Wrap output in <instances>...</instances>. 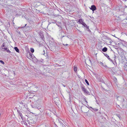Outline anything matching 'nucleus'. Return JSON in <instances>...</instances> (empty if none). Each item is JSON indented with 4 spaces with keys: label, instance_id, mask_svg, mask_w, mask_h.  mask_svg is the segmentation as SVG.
I'll list each match as a JSON object with an SVG mask.
<instances>
[{
    "label": "nucleus",
    "instance_id": "obj_1",
    "mask_svg": "<svg viewBox=\"0 0 127 127\" xmlns=\"http://www.w3.org/2000/svg\"><path fill=\"white\" fill-rule=\"evenodd\" d=\"M27 58L31 60L33 59V56L32 54L30 52H28L27 55Z\"/></svg>",
    "mask_w": 127,
    "mask_h": 127
},
{
    "label": "nucleus",
    "instance_id": "obj_2",
    "mask_svg": "<svg viewBox=\"0 0 127 127\" xmlns=\"http://www.w3.org/2000/svg\"><path fill=\"white\" fill-rule=\"evenodd\" d=\"M90 9L94 11L96 9V7L95 5H93L91 6V7L90 8Z\"/></svg>",
    "mask_w": 127,
    "mask_h": 127
},
{
    "label": "nucleus",
    "instance_id": "obj_3",
    "mask_svg": "<svg viewBox=\"0 0 127 127\" xmlns=\"http://www.w3.org/2000/svg\"><path fill=\"white\" fill-rule=\"evenodd\" d=\"M61 120L60 119H57L56 120V122L57 123L60 124L61 125L62 124Z\"/></svg>",
    "mask_w": 127,
    "mask_h": 127
},
{
    "label": "nucleus",
    "instance_id": "obj_4",
    "mask_svg": "<svg viewBox=\"0 0 127 127\" xmlns=\"http://www.w3.org/2000/svg\"><path fill=\"white\" fill-rule=\"evenodd\" d=\"M123 67L124 70L127 71V64H124Z\"/></svg>",
    "mask_w": 127,
    "mask_h": 127
},
{
    "label": "nucleus",
    "instance_id": "obj_5",
    "mask_svg": "<svg viewBox=\"0 0 127 127\" xmlns=\"http://www.w3.org/2000/svg\"><path fill=\"white\" fill-rule=\"evenodd\" d=\"M105 56L107 57V58L108 59V60H109L110 61L112 62H113V64H114V63H113V62L112 60H111L110 58H109V56L107 54H105Z\"/></svg>",
    "mask_w": 127,
    "mask_h": 127
},
{
    "label": "nucleus",
    "instance_id": "obj_6",
    "mask_svg": "<svg viewBox=\"0 0 127 127\" xmlns=\"http://www.w3.org/2000/svg\"><path fill=\"white\" fill-rule=\"evenodd\" d=\"M17 111L19 114L20 116L21 117V119H22L23 118V117L22 115V113L20 112V111H19L18 110Z\"/></svg>",
    "mask_w": 127,
    "mask_h": 127
},
{
    "label": "nucleus",
    "instance_id": "obj_7",
    "mask_svg": "<svg viewBox=\"0 0 127 127\" xmlns=\"http://www.w3.org/2000/svg\"><path fill=\"white\" fill-rule=\"evenodd\" d=\"M40 35V37H41V39H42V40H44V37L43 34L42 33H41Z\"/></svg>",
    "mask_w": 127,
    "mask_h": 127
},
{
    "label": "nucleus",
    "instance_id": "obj_8",
    "mask_svg": "<svg viewBox=\"0 0 127 127\" xmlns=\"http://www.w3.org/2000/svg\"><path fill=\"white\" fill-rule=\"evenodd\" d=\"M122 62L124 64H127V60L126 59H124L123 60Z\"/></svg>",
    "mask_w": 127,
    "mask_h": 127
},
{
    "label": "nucleus",
    "instance_id": "obj_9",
    "mask_svg": "<svg viewBox=\"0 0 127 127\" xmlns=\"http://www.w3.org/2000/svg\"><path fill=\"white\" fill-rule=\"evenodd\" d=\"M81 88L83 91H84L85 89H86L85 88L84 86L83 85H81Z\"/></svg>",
    "mask_w": 127,
    "mask_h": 127
},
{
    "label": "nucleus",
    "instance_id": "obj_10",
    "mask_svg": "<svg viewBox=\"0 0 127 127\" xmlns=\"http://www.w3.org/2000/svg\"><path fill=\"white\" fill-rule=\"evenodd\" d=\"M78 22L82 24L84 22H83V20L82 19H79L78 21Z\"/></svg>",
    "mask_w": 127,
    "mask_h": 127
},
{
    "label": "nucleus",
    "instance_id": "obj_11",
    "mask_svg": "<svg viewBox=\"0 0 127 127\" xmlns=\"http://www.w3.org/2000/svg\"><path fill=\"white\" fill-rule=\"evenodd\" d=\"M84 93L87 94H90V93L86 89H85L84 91H83Z\"/></svg>",
    "mask_w": 127,
    "mask_h": 127
},
{
    "label": "nucleus",
    "instance_id": "obj_12",
    "mask_svg": "<svg viewBox=\"0 0 127 127\" xmlns=\"http://www.w3.org/2000/svg\"><path fill=\"white\" fill-rule=\"evenodd\" d=\"M14 49L16 52L18 53L19 52V50L17 47H15Z\"/></svg>",
    "mask_w": 127,
    "mask_h": 127
},
{
    "label": "nucleus",
    "instance_id": "obj_13",
    "mask_svg": "<svg viewBox=\"0 0 127 127\" xmlns=\"http://www.w3.org/2000/svg\"><path fill=\"white\" fill-rule=\"evenodd\" d=\"M107 48L106 47H104L102 49V51L104 52H105L107 51Z\"/></svg>",
    "mask_w": 127,
    "mask_h": 127
},
{
    "label": "nucleus",
    "instance_id": "obj_14",
    "mask_svg": "<svg viewBox=\"0 0 127 127\" xmlns=\"http://www.w3.org/2000/svg\"><path fill=\"white\" fill-rule=\"evenodd\" d=\"M4 49L5 50H6L7 52L10 53V51H9V50L8 49H7V48H4Z\"/></svg>",
    "mask_w": 127,
    "mask_h": 127
},
{
    "label": "nucleus",
    "instance_id": "obj_15",
    "mask_svg": "<svg viewBox=\"0 0 127 127\" xmlns=\"http://www.w3.org/2000/svg\"><path fill=\"white\" fill-rule=\"evenodd\" d=\"M30 51L32 53H33L34 51V49L32 48H30Z\"/></svg>",
    "mask_w": 127,
    "mask_h": 127
},
{
    "label": "nucleus",
    "instance_id": "obj_16",
    "mask_svg": "<svg viewBox=\"0 0 127 127\" xmlns=\"http://www.w3.org/2000/svg\"><path fill=\"white\" fill-rule=\"evenodd\" d=\"M113 80L114 81L115 83H116L117 82V79L116 77H114L113 78Z\"/></svg>",
    "mask_w": 127,
    "mask_h": 127
},
{
    "label": "nucleus",
    "instance_id": "obj_17",
    "mask_svg": "<svg viewBox=\"0 0 127 127\" xmlns=\"http://www.w3.org/2000/svg\"><path fill=\"white\" fill-rule=\"evenodd\" d=\"M98 109L95 108H92V111H97L98 110Z\"/></svg>",
    "mask_w": 127,
    "mask_h": 127
},
{
    "label": "nucleus",
    "instance_id": "obj_18",
    "mask_svg": "<svg viewBox=\"0 0 127 127\" xmlns=\"http://www.w3.org/2000/svg\"><path fill=\"white\" fill-rule=\"evenodd\" d=\"M85 81L86 84H87V85H89V83L87 80V79H85Z\"/></svg>",
    "mask_w": 127,
    "mask_h": 127
},
{
    "label": "nucleus",
    "instance_id": "obj_19",
    "mask_svg": "<svg viewBox=\"0 0 127 127\" xmlns=\"http://www.w3.org/2000/svg\"><path fill=\"white\" fill-rule=\"evenodd\" d=\"M65 125L63 124V123L61 125V126L62 127H65V125H66L65 124Z\"/></svg>",
    "mask_w": 127,
    "mask_h": 127
},
{
    "label": "nucleus",
    "instance_id": "obj_20",
    "mask_svg": "<svg viewBox=\"0 0 127 127\" xmlns=\"http://www.w3.org/2000/svg\"><path fill=\"white\" fill-rule=\"evenodd\" d=\"M32 108H37V106H35V105H32Z\"/></svg>",
    "mask_w": 127,
    "mask_h": 127
},
{
    "label": "nucleus",
    "instance_id": "obj_21",
    "mask_svg": "<svg viewBox=\"0 0 127 127\" xmlns=\"http://www.w3.org/2000/svg\"><path fill=\"white\" fill-rule=\"evenodd\" d=\"M82 25L84 26V27H85L86 26H87V25L84 22L83 23V24H82Z\"/></svg>",
    "mask_w": 127,
    "mask_h": 127
},
{
    "label": "nucleus",
    "instance_id": "obj_22",
    "mask_svg": "<svg viewBox=\"0 0 127 127\" xmlns=\"http://www.w3.org/2000/svg\"><path fill=\"white\" fill-rule=\"evenodd\" d=\"M74 70L75 72H76L77 71V68L76 67H74Z\"/></svg>",
    "mask_w": 127,
    "mask_h": 127
},
{
    "label": "nucleus",
    "instance_id": "obj_23",
    "mask_svg": "<svg viewBox=\"0 0 127 127\" xmlns=\"http://www.w3.org/2000/svg\"><path fill=\"white\" fill-rule=\"evenodd\" d=\"M4 46H5L4 44V43H3L2 45V47H3L2 48V49H4V48H6V47H5ZM6 48H7L6 47Z\"/></svg>",
    "mask_w": 127,
    "mask_h": 127
},
{
    "label": "nucleus",
    "instance_id": "obj_24",
    "mask_svg": "<svg viewBox=\"0 0 127 127\" xmlns=\"http://www.w3.org/2000/svg\"><path fill=\"white\" fill-rule=\"evenodd\" d=\"M0 62L1 63H2L3 64H4V62L2 60H0Z\"/></svg>",
    "mask_w": 127,
    "mask_h": 127
},
{
    "label": "nucleus",
    "instance_id": "obj_25",
    "mask_svg": "<svg viewBox=\"0 0 127 127\" xmlns=\"http://www.w3.org/2000/svg\"><path fill=\"white\" fill-rule=\"evenodd\" d=\"M85 27H86V29H87L88 31H89L90 30L89 28V27L87 25V26H86Z\"/></svg>",
    "mask_w": 127,
    "mask_h": 127
},
{
    "label": "nucleus",
    "instance_id": "obj_26",
    "mask_svg": "<svg viewBox=\"0 0 127 127\" xmlns=\"http://www.w3.org/2000/svg\"><path fill=\"white\" fill-rule=\"evenodd\" d=\"M108 39L110 41V42H109L111 43V40L110 39V38H109V39Z\"/></svg>",
    "mask_w": 127,
    "mask_h": 127
},
{
    "label": "nucleus",
    "instance_id": "obj_27",
    "mask_svg": "<svg viewBox=\"0 0 127 127\" xmlns=\"http://www.w3.org/2000/svg\"><path fill=\"white\" fill-rule=\"evenodd\" d=\"M27 25V24H26L25 25V26H24V27H22L21 28H24V27H25L26 26V25Z\"/></svg>",
    "mask_w": 127,
    "mask_h": 127
},
{
    "label": "nucleus",
    "instance_id": "obj_28",
    "mask_svg": "<svg viewBox=\"0 0 127 127\" xmlns=\"http://www.w3.org/2000/svg\"><path fill=\"white\" fill-rule=\"evenodd\" d=\"M54 124L56 127H58V126L55 124V123L54 122Z\"/></svg>",
    "mask_w": 127,
    "mask_h": 127
},
{
    "label": "nucleus",
    "instance_id": "obj_29",
    "mask_svg": "<svg viewBox=\"0 0 127 127\" xmlns=\"http://www.w3.org/2000/svg\"><path fill=\"white\" fill-rule=\"evenodd\" d=\"M85 102L87 103L88 102L85 99Z\"/></svg>",
    "mask_w": 127,
    "mask_h": 127
},
{
    "label": "nucleus",
    "instance_id": "obj_30",
    "mask_svg": "<svg viewBox=\"0 0 127 127\" xmlns=\"http://www.w3.org/2000/svg\"><path fill=\"white\" fill-rule=\"evenodd\" d=\"M67 37V36H63V37Z\"/></svg>",
    "mask_w": 127,
    "mask_h": 127
},
{
    "label": "nucleus",
    "instance_id": "obj_31",
    "mask_svg": "<svg viewBox=\"0 0 127 127\" xmlns=\"http://www.w3.org/2000/svg\"><path fill=\"white\" fill-rule=\"evenodd\" d=\"M90 108H91V109H92V108H93L92 107H90Z\"/></svg>",
    "mask_w": 127,
    "mask_h": 127
},
{
    "label": "nucleus",
    "instance_id": "obj_32",
    "mask_svg": "<svg viewBox=\"0 0 127 127\" xmlns=\"http://www.w3.org/2000/svg\"><path fill=\"white\" fill-rule=\"evenodd\" d=\"M82 107L80 108V109H81V110H82Z\"/></svg>",
    "mask_w": 127,
    "mask_h": 127
},
{
    "label": "nucleus",
    "instance_id": "obj_33",
    "mask_svg": "<svg viewBox=\"0 0 127 127\" xmlns=\"http://www.w3.org/2000/svg\"><path fill=\"white\" fill-rule=\"evenodd\" d=\"M77 30H78L79 32H81V31H80L79 30H78V29Z\"/></svg>",
    "mask_w": 127,
    "mask_h": 127
},
{
    "label": "nucleus",
    "instance_id": "obj_34",
    "mask_svg": "<svg viewBox=\"0 0 127 127\" xmlns=\"http://www.w3.org/2000/svg\"><path fill=\"white\" fill-rule=\"evenodd\" d=\"M126 19L127 20V16L126 17Z\"/></svg>",
    "mask_w": 127,
    "mask_h": 127
},
{
    "label": "nucleus",
    "instance_id": "obj_35",
    "mask_svg": "<svg viewBox=\"0 0 127 127\" xmlns=\"http://www.w3.org/2000/svg\"><path fill=\"white\" fill-rule=\"evenodd\" d=\"M68 45V44H66L65 45H66H66Z\"/></svg>",
    "mask_w": 127,
    "mask_h": 127
},
{
    "label": "nucleus",
    "instance_id": "obj_36",
    "mask_svg": "<svg viewBox=\"0 0 127 127\" xmlns=\"http://www.w3.org/2000/svg\"><path fill=\"white\" fill-rule=\"evenodd\" d=\"M105 54H104V55H105Z\"/></svg>",
    "mask_w": 127,
    "mask_h": 127
},
{
    "label": "nucleus",
    "instance_id": "obj_37",
    "mask_svg": "<svg viewBox=\"0 0 127 127\" xmlns=\"http://www.w3.org/2000/svg\"><path fill=\"white\" fill-rule=\"evenodd\" d=\"M64 87H65V86H64Z\"/></svg>",
    "mask_w": 127,
    "mask_h": 127
}]
</instances>
